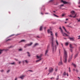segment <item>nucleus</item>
<instances>
[{
  "mask_svg": "<svg viewBox=\"0 0 80 80\" xmlns=\"http://www.w3.org/2000/svg\"><path fill=\"white\" fill-rule=\"evenodd\" d=\"M51 35L52 36L51 38V41H52V53H54L55 52H56V50H57V46H58L59 45V44H58V42L57 40H56V45H54L53 43V34L52 33V32L50 31Z\"/></svg>",
  "mask_w": 80,
  "mask_h": 80,
  "instance_id": "f257e3e1",
  "label": "nucleus"
},
{
  "mask_svg": "<svg viewBox=\"0 0 80 80\" xmlns=\"http://www.w3.org/2000/svg\"><path fill=\"white\" fill-rule=\"evenodd\" d=\"M64 56L63 59V62L64 63H66L67 62V59L68 58V56H67V51L65 50V49H64Z\"/></svg>",
  "mask_w": 80,
  "mask_h": 80,
  "instance_id": "f03ea898",
  "label": "nucleus"
},
{
  "mask_svg": "<svg viewBox=\"0 0 80 80\" xmlns=\"http://www.w3.org/2000/svg\"><path fill=\"white\" fill-rule=\"evenodd\" d=\"M59 29L61 30V32L63 36H65V35L66 36H68V35L67 34L65 33H63V30L62 29L61 27L59 28Z\"/></svg>",
  "mask_w": 80,
  "mask_h": 80,
  "instance_id": "7ed1b4c3",
  "label": "nucleus"
},
{
  "mask_svg": "<svg viewBox=\"0 0 80 80\" xmlns=\"http://www.w3.org/2000/svg\"><path fill=\"white\" fill-rule=\"evenodd\" d=\"M32 44H33V43L32 42H30L29 44H26L25 45L24 48H26V47H28V46H31Z\"/></svg>",
  "mask_w": 80,
  "mask_h": 80,
  "instance_id": "20e7f679",
  "label": "nucleus"
},
{
  "mask_svg": "<svg viewBox=\"0 0 80 80\" xmlns=\"http://www.w3.org/2000/svg\"><path fill=\"white\" fill-rule=\"evenodd\" d=\"M53 72V68L51 67L49 68V72L50 73H52Z\"/></svg>",
  "mask_w": 80,
  "mask_h": 80,
  "instance_id": "39448f33",
  "label": "nucleus"
},
{
  "mask_svg": "<svg viewBox=\"0 0 80 80\" xmlns=\"http://www.w3.org/2000/svg\"><path fill=\"white\" fill-rule=\"evenodd\" d=\"M61 2H62L64 4H69V2L63 1V0H61Z\"/></svg>",
  "mask_w": 80,
  "mask_h": 80,
  "instance_id": "423d86ee",
  "label": "nucleus"
},
{
  "mask_svg": "<svg viewBox=\"0 0 80 80\" xmlns=\"http://www.w3.org/2000/svg\"><path fill=\"white\" fill-rule=\"evenodd\" d=\"M25 77V75H22L20 76V77H19V78H21L22 80H23L24 79V77Z\"/></svg>",
  "mask_w": 80,
  "mask_h": 80,
  "instance_id": "0eeeda50",
  "label": "nucleus"
},
{
  "mask_svg": "<svg viewBox=\"0 0 80 80\" xmlns=\"http://www.w3.org/2000/svg\"><path fill=\"white\" fill-rule=\"evenodd\" d=\"M63 6H64V4H62V5H60L58 6V7H59V8L60 9H62V10H63V9H62V7H63Z\"/></svg>",
  "mask_w": 80,
  "mask_h": 80,
  "instance_id": "6e6552de",
  "label": "nucleus"
},
{
  "mask_svg": "<svg viewBox=\"0 0 80 80\" xmlns=\"http://www.w3.org/2000/svg\"><path fill=\"white\" fill-rule=\"evenodd\" d=\"M68 38L71 40V41H75L74 38Z\"/></svg>",
  "mask_w": 80,
  "mask_h": 80,
  "instance_id": "1a4fd4ad",
  "label": "nucleus"
},
{
  "mask_svg": "<svg viewBox=\"0 0 80 80\" xmlns=\"http://www.w3.org/2000/svg\"><path fill=\"white\" fill-rule=\"evenodd\" d=\"M73 54H72L71 55V58H69L68 61V62H70L71 61V60L72 59V57H73Z\"/></svg>",
  "mask_w": 80,
  "mask_h": 80,
  "instance_id": "9d476101",
  "label": "nucleus"
},
{
  "mask_svg": "<svg viewBox=\"0 0 80 80\" xmlns=\"http://www.w3.org/2000/svg\"><path fill=\"white\" fill-rule=\"evenodd\" d=\"M71 13H72V16L75 15V12L74 11H72L71 12Z\"/></svg>",
  "mask_w": 80,
  "mask_h": 80,
  "instance_id": "9b49d317",
  "label": "nucleus"
},
{
  "mask_svg": "<svg viewBox=\"0 0 80 80\" xmlns=\"http://www.w3.org/2000/svg\"><path fill=\"white\" fill-rule=\"evenodd\" d=\"M62 28H63V29H64V30H65V32H67L68 33H69L70 34V32H69L67 31V30H66V29H65V27H64V26H63L62 27Z\"/></svg>",
  "mask_w": 80,
  "mask_h": 80,
  "instance_id": "f8f14e48",
  "label": "nucleus"
},
{
  "mask_svg": "<svg viewBox=\"0 0 80 80\" xmlns=\"http://www.w3.org/2000/svg\"><path fill=\"white\" fill-rule=\"evenodd\" d=\"M62 59H61V61L59 62L58 65H62Z\"/></svg>",
  "mask_w": 80,
  "mask_h": 80,
  "instance_id": "ddd939ff",
  "label": "nucleus"
},
{
  "mask_svg": "<svg viewBox=\"0 0 80 80\" xmlns=\"http://www.w3.org/2000/svg\"><path fill=\"white\" fill-rule=\"evenodd\" d=\"M48 53V50L47 49L45 51V55H47V53Z\"/></svg>",
  "mask_w": 80,
  "mask_h": 80,
  "instance_id": "4468645a",
  "label": "nucleus"
},
{
  "mask_svg": "<svg viewBox=\"0 0 80 80\" xmlns=\"http://www.w3.org/2000/svg\"><path fill=\"white\" fill-rule=\"evenodd\" d=\"M76 15H77L75 14V16H72V15H69L68 16H69V17H71V18L73 17V18H75L76 17Z\"/></svg>",
  "mask_w": 80,
  "mask_h": 80,
  "instance_id": "2eb2a0df",
  "label": "nucleus"
},
{
  "mask_svg": "<svg viewBox=\"0 0 80 80\" xmlns=\"http://www.w3.org/2000/svg\"><path fill=\"white\" fill-rule=\"evenodd\" d=\"M54 1V0H50L49 1V3H54V2H53Z\"/></svg>",
  "mask_w": 80,
  "mask_h": 80,
  "instance_id": "dca6fc26",
  "label": "nucleus"
},
{
  "mask_svg": "<svg viewBox=\"0 0 80 80\" xmlns=\"http://www.w3.org/2000/svg\"><path fill=\"white\" fill-rule=\"evenodd\" d=\"M42 54H41L40 56H37V58H42Z\"/></svg>",
  "mask_w": 80,
  "mask_h": 80,
  "instance_id": "f3484780",
  "label": "nucleus"
},
{
  "mask_svg": "<svg viewBox=\"0 0 80 80\" xmlns=\"http://www.w3.org/2000/svg\"><path fill=\"white\" fill-rule=\"evenodd\" d=\"M22 62H23V63H25V62H26V63H28V61H27V60H24V61H22Z\"/></svg>",
  "mask_w": 80,
  "mask_h": 80,
  "instance_id": "a211bd4d",
  "label": "nucleus"
},
{
  "mask_svg": "<svg viewBox=\"0 0 80 80\" xmlns=\"http://www.w3.org/2000/svg\"><path fill=\"white\" fill-rule=\"evenodd\" d=\"M70 48H74V47L72 46V45L70 44Z\"/></svg>",
  "mask_w": 80,
  "mask_h": 80,
  "instance_id": "6ab92c4d",
  "label": "nucleus"
},
{
  "mask_svg": "<svg viewBox=\"0 0 80 80\" xmlns=\"http://www.w3.org/2000/svg\"><path fill=\"white\" fill-rule=\"evenodd\" d=\"M10 65H15V62H13V63H9Z\"/></svg>",
  "mask_w": 80,
  "mask_h": 80,
  "instance_id": "aec40b11",
  "label": "nucleus"
},
{
  "mask_svg": "<svg viewBox=\"0 0 80 80\" xmlns=\"http://www.w3.org/2000/svg\"><path fill=\"white\" fill-rule=\"evenodd\" d=\"M42 60V58H41L39 60H37L36 61V62L37 63V62H40V60Z\"/></svg>",
  "mask_w": 80,
  "mask_h": 80,
  "instance_id": "412c9836",
  "label": "nucleus"
},
{
  "mask_svg": "<svg viewBox=\"0 0 80 80\" xmlns=\"http://www.w3.org/2000/svg\"><path fill=\"white\" fill-rule=\"evenodd\" d=\"M27 53H28V57H30V56H31V55H30V52H27Z\"/></svg>",
  "mask_w": 80,
  "mask_h": 80,
  "instance_id": "4be33fe9",
  "label": "nucleus"
},
{
  "mask_svg": "<svg viewBox=\"0 0 80 80\" xmlns=\"http://www.w3.org/2000/svg\"><path fill=\"white\" fill-rule=\"evenodd\" d=\"M4 50H0V54H1L2 52H3V51Z\"/></svg>",
  "mask_w": 80,
  "mask_h": 80,
  "instance_id": "5701e85b",
  "label": "nucleus"
},
{
  "mask_svg": "<svg viewBox=\"0 0 80 80\" xmlns=\"http://www.w3.org/2000/svg\"><path fill=\"white\" fill-rule=\"evenodd\" d=\"M78 57V53L76 54L74 56V58H75L76 57Z\"/></svg>",
  "mask_w": 80,
  "mask_h": 80,
  "instance_id": "b1692460",
  "label": "nucleus"
},
{
  "mask_svg": "<svg viewBox=\"0 0 80 80\" xmlns=\"http://www.w3.org/2000/svg\"><path fill=\"white\" fill-rule=\"evenodd\" d=\"M25 42V40H21L19 42V43H20V42Z\"/></svg>",
  "mask_w": 80,
  "mask_h": 80,
  "instance_id": "393cba45",
  "label": "nucleus"
},
{
  "mask_svg": "<svg viewBox=\"0 0 80 80\" xmlns=\"http://www.w3.org/2000/svg\"><path fill=\"white\" fill-rule=\"evenodd\" d=\"M42 26H41L40 27V31H42Z\"/></svg>",
  "mask_w": 80,
  "mask_h": 80,
  "instance_id": "a878e982",
  "label": "nucleus"
},
{
  "mask_svg": "<svg viewBox=\"0 0 80 80\" xmlns=\"http://www.w3.org/2000/svg\"><path fill=\"white\" fill-rule=\"evenodd\" d=\"M72 65H73V66L75 67V68H76V66L75 64L72 63Z\"/></svg>",
  "mask_w": 80,
  "mask_h": 80,
  "instance_id": "bb28decb",
  "label": "nucleus"
},
{
  "mask_svg": "<svg viewBox=\"0 0 80 80\" xmlns=\"http://www.w3.org/2000/svg\"><path fill=\"white\" fill-rule=\"evenodd\" d=\"M38 45V43H36V44H35L33 46V47H36V46H37V45Z\"/></svg>",
  "mask_w": 80,
  "mask_h": 80,
  "instance_id": "cd10ccee",
  "label": "nucleus"
},
{
  "mask_svg": "<svg viewBox=\"0 0 80 80\" xmlns=\"http://www.w3.org/2000/svg\"><path fill=\"white\" fill-rule=\"evenodd\" d=\"M57 78L56 79V80H58L59 79V75H58L57 77Z\"/></svg>",
  "mask_w": 80,
  "mask_h": 80,
  "instance_id": "c85d7f7f",
  "label": "nucleus"
},
{
  "mask_svg": "<svg viewBox=\"0 0 80 80\" xmlns=\"http://www.w3.org/2000/svg\"><path fill=\"white\" fill-rule=\"evenodd\" d=\"M76 20H77L78 22H80V18L79 19H76Z\"/></svg>",
  "mask_w": 80,
  "mask_h": 80,
  "instance_id": "c756f323",
  "label": "nucleus"
},
{
  "mask_svg": "<svg viewBox=\"0 0 80 80\" xmlns=\"http://www.w3.org/2000/svg\"><path fill=\"white\" fill-rule=\"evenodd\" d=\"M50 29H48V33H49L50 32Z\"/></svg>",
  "mask_w": 80,
  "mask_h": 80,
  "instance_id": "7c9ffc66",
  "label": "nucleus"
},
{
  "mask_svg": "<svg viewBox=\"0 0 80 80\" xmlns=\"http://www.w3.org/2000/svg\"><path fill=\"white\" fill-rule=\"evenodd\" d=\"M68 69L69 72H71V71L70 70V68L69 67Z\"/></svg>",
  "mask_w": 80,
  "mask_h": 80,
  "instance_id": "2f4dec72",
  "label": "nucleus"
},
{
  "mask_svg": "<svg viewBox=\"0 0 80 80\" xmlns=\"http://www.w3.org/2000/svg\"><path fill=\"white\" fill-rule=\"evenodd\" d=\"M53 15H54V16H55V17H58V16L57 15L55 14H53Z\"/></svg>",
  "mask_w": 80,
  "mask_h": 80,
  "instance_id": "473e14b6",
  "label": "nucleus"
},
{
  "mask_svg": "<svg viewBox=\"0 0 80 80\" xmlns=\"http://www.w3.org/2000/svg\"><path fill=\"white\" fill-rule=\"evenodd\" d=\"M68 42L66 43L65 45H66V46H68Z\"/></svg>",
  "mask_w": 80,
  "mask_h": 80,
  "instance_id": "72a5a7b5",
  "label": "nucleus"
},
{
  "mask_svg": "<svg viewBox=\"0 0 80 80\" xmlns=\"http://www.w3.org/2000/svg\"><path fill=\"white\" fill-rule=\"evenodd\" d=\"M63 75L64 76H65V75H66V73H65V72H64Z\"/></svg>",
  "mask_w": 80,
  "mask_h": 80,
  "instance_id": "f704fd0d",
  "label": "nucleus"
},
{
  "mask_svg": "<svg viewBox=\"0 0 80 80\" xmlns=\"http://www.w3.org/2000/svg\"><path fill=\"white\" fill-rule=\"evenodd\" d=\"M27 72H33V71L32 70H29Z\"/></svg>",
  "mask_w": 80,
  "mask_h": 80,
  "instance_id": "c9c22d12",
  "label": "nucleus"
},
{
  "mask_svg": "<svg viewBox=\"0 0 80 80\" xmlns=\"http://www.w3.org/2000/svg\"><path fill=\"white\" fill-rule=\"evenodd\" d=\"M70 52H73V50H72V49H70Z\"/></svg>",
  "mask_w": 80,
  "mask_h": 80,
  "instance_id": "e433bc0d",
  "label": "nucleus"
},
{
  "mask_svg": "<svg viewBox=\"0 0 80 80\" xmlns=\"http://www.w3.org/2000/svg\"><path fill=\"white\" fill-rule=\"evenodd\" d=\"M13 46H11L9 47V48H12V47H13Z\"/></svg>",
  "mask_w": 80,
  "mask_h": 80,
  "instance_id": "4c0bfd02",
  "label": "nucleus"
},
{
  "mask_svg": "<svg viewBox=\"0 0 80 80\" xmlns=\"http://www.w3.org/2000/svg\"><path fill=\"white\" fill-rule=\"evenodd\" d=\"M12 40L11 39H8L7 40H6V41H9V40Z\"/></svg>",
  "mask_w": 80,
  "mask_h": 80,
  "instance_id": "58836bf2",
  "label": "nucleus"
},
{
  "mask_svg": "<svg viewBox=\"0 0 80 80\" xmlns=\"http://www.w3.org/2000/svg\"><path fill=\"white\" fill-rule=\"evenodd\" d=\"M54 5H58V3H56V4H54Z\"/></svg>",
  "mask_w": 80,
  "mask_h": 80,
  "instance_id": "ea45409f",
  "label": "nucleus"
},
{
  "mask_svg": "<svg viewBox=\"0 0 80 80\" xmlns=\"http://www.w3.org/2000/svg\"><path fill=\"white\" fill-rule=\"evenodd\" d=\"M54 78H54L52 77V78H51L50 79H51V80H52V79H54Z\"/></svg>",
  "mask_w": 80,
  "mask_h": 80,
  "instance_id": "a19ab883",
  "label": "nucleus"
},
{
  "mask_svg": "<svg viewBox=\"0 0 80 80\" xmlns=\"http://www.w3.org/2000/svg\"><path fill=\"white\" fill-rule=\"evenodd\" d=\"M60 49H59V53H60Z\"/></svg>",
  "mask_w": 80,
  "mask_h": 80,
  "instance_id": "79ce46f5",
  "label": "nucleus"
},
{
  "mask_svg": "<svg viewBox=\"0 0 80 80\" xmlns=\"http://www.w3.org/2000/svg\"><path fill=\"white\" fill-rule=\"evenodd\" d=\"M55 35H56V37H58V36H57V33H56Z\"/></svg>",
  "mask_w": 80,
  "mask_h": 80,
  "instance_id": "37998d69",
  "label": "nucleus"
},
{
  "mask_svg": "<svg viewBox=\"0 0 80 80\" xmlns=\"http://www.w3.org/2000/svg\"><path fill=\"white\" fill-rule=\"evenodd\" d=\"M22 49H19V51H22Z\"/></svg>",
  "mask_w": 80,
  "mask_h": 80,
  "instance_id": "c03bdc74",
  "label": "nucleus"
},
{
  "mask_svg": "<svg viewBox=\"0 0 80 80\" xmlns=\"http://www.w3.org/2000/svg\"><path fill=\"white\" fill-rule=\"evenodd\" d=\"M67 27H71V26H69L68 25H67Z\"/></svg>",
  "mask_w": 80,
  "mask_h": 80,
  "instance_id": "a18cd8bd",
  "label": "nucleus"
},
{
  "mask_svg": "<svg viewBox=\"0 0 80 80\" xmlns=\"http://www.w3.org/2000/svg\"><path fill=\"white\" fill-rule=\"evenodd\" d=\"M10 71V70H8V71H7V72L8 73V72H9Z\"/></svg>",
  "mask_w": 80,
  "mask_h": 80,
  "instance_id": "49530a36",
  "label": "nucleus"
},
{
  "mask_svg": "<svg viewBox=\"0 0 80 80\" xmlns=\"http://www.w3.org/2000/svg\"><path fill=\"white\" fill-rule=\"evenodd\" d=\"M14 35H14V34H12V35L10 36V37H12V36H14Z\"/></svg>",
  "mask_w": 80,
  "mask_h": 80,
  "instance_id": "de8ad7c7",
  "label": "nucleus"
},
{
  "mask_svg": "<svg viewBox=\"0 0 80 80\" xmlns=\"http://www.w3.org/2000/svg\"><path fill=\"white\" fill-rule=\"evenodd\" d=\"M65 16V14H63L62 15V17H64Z\"/></svg>",
  "mask_w": 80,
  "mask_h": 80,
  "instance_id": "09e8293b",
  "label": "nucleus"
},
{
  "mask_svg": "<svg viewBox=\"0 0 80 80\" xmlns=\"http://www.w3.org/2000/svg\"><path fill=\"white\" fill-rule=\"evenodd\" d=\"M61 45H62V47H63V44L61 43Z\"/></svg>",
  "mask_w": 80,
  "mask_h": 80,
  "instance_id": "8fccbe9b",
  "label": "nucleus"
},
{
  "mask_svg": "<svg viewBox=\"0 0 80 80\" xmlns=\"http://www.w3.org/2000/svg\"><path fill=\"white\" fill-rule=\"evenodd\" d=\"M1 72H4V71L3 70H2L1 71Z\"/></svg>",
  "mask_w": 80,
  "mask_h": 80,
  "instance_id": "3c124183",
  "label": "nucleus"
},
{
  "mask_svg": "<svg viewBox=\"0 0 80 80\" xmlns=\"http://www.w3.org/2000/svg\"><path fill=\"white\" fill-rule=\"evenodd\" d=\"M49 45H48V47H47L48 49L49 48Z\"/></svg>",
  "mask_w": 80,
  "mask_h": 80,
  "instance_id": "603ef678",
  "label": "nucleus"
},
{
  "mask_svg": "<svg viewBox=\"0 0 80 80\" xmlns=\"http://www.w3.org/2000/svg\"><path fill=\"white\" fill-rule=\"evenodd\" d=\"M45 14H49L48 13H45Z\"/></svg>",
  "mask_w": 80,
  "mask_h": 80,
  "instance_id": "864d4df0",
  "label": "nucleus"
},
{
  "mask_svg": "<svg viewBox=\"0 0 80 80\" xmlns=\"http://www.w3.org/2000/svg\"><path fill=\"white\" fill-rule=\"evenodd\" d=\"M55 71H56V72H57V69H55Z\"/></svg>",
  "mask_w": 80,
  "mask_h": 80,
  "instance_id": "5fc2aeb1",
  "label": "nucleus"
},
{
  "mask_svg": "<svg viewBox=\"0 0 80 80\" xmlns=\"http://www.w3.org/2000/svg\"><path fill=\"white\" fill-rule=\"evenodd\" d=\"M67 75L68 77V73L67 74Z\"/></svg>",
  "mask_w": 80,
  "mask_h": 80,
  "instance_id": "6e6d98bb",
  "label": "nucleus"
},
{
  "mask_svg": "<svg viewBox=\"0 0 80 80\" xmlns=\"http://www.w3.org/2000/svg\"><path fill=\"white\" fill-rule=\"evenodd\" d=\"M21 63V62L20 61L19 62V64H20V63Z\"/></svg>",
  "mask_w": 80,
  "mask_h": 80,
  "instance_id": "4d7b16f0",
  "label": "nucleus"
},
{
  "mask_svg": "<svg viewBox=\"0 0 80 80\" xmlns=\"http://www.w3.org/2000/svg\"><path fill=\"white\" fill-rule=\"evenodd\" d=\"M47 68L46 67L45 68V70H47Z\"/></svg>",
  "mask_w": 80,
  "mask_h": 80,
  "instance_id": "13d9d810",
  "label": "nucleus"
},
{
  "mask_svg": "<svg viewBox=\"0 0 80 80\" xmlns=\"http://www.w3.org/2000/svg\"><path fill=\"white\" fill-rule=\"evenodd\" d=\"M15 80H17V78H16L15 79Z\"/></svg>",
  "mask_w": 80,
  "mask_h": 80,
  "instance_id": "bf43d9fd",
  "label": "nucleus"
},
{
  "mask_svg": "<svg viewBox=\"0 0 80 80\" xmlns=\"http://www.w3.org/2000/svg\"><path fill=\"white\" fill-rule=\"evenodd\" d=\"M78 78H79V79H78V80H80V77H78Z\"/></svg>",
  "mask_w": 80,
  "mask_h": 80,
  "instance_id": "052dcab7",
  "label": "nucleus"
},
{
  "mask_svg": "<svg viewBox=\"0 0 80 80\" xmlns=\"http://www.w3.org/2000/svg\"><path fill=\"white\" fill-rule=\"evenodd\" d=\"M64 38V39H66V40L67 39V38Z\"/></svg>",
  "mask_w": 80,
  "mask_h": 80,
  "instance_id": "680f3d73",
  "label": "nucleus"
},
{
  "mask_svg": "<svg viewBox=\"0 0 80 80\" xmlns=\"http://www.w3.org/2000/svg\"><path fill=\"white\" fill-rule=\"evenodd\" d=\"M41 14H42V15L43 14V13H42V12H41Z\"/></svg>",
  "mask_w": 80,
  "mask_h": 80,
  "instance_id": "e2e57ef3",
  "label": "nucleus"
},
{
  "mask_svg": "<svg viewBox=\"0 0 80 80\" xmlns=\"http://www.w3.org/2000/svg\"><path fill=\"white\" fill-rule=\"evenodd\" d=\"M68 19H66V20H68Z\"/></svg>",
  "mask_w": 80,
  "mask_h": 80,
  "instance_id": "0e129e2a",
  "label": "nucleus"
},
{
  "mask_svg": "<svg viewBox=\"0 0 80 80\" xmlns=\"http://www.w3.org/2000/svg\"><path fill=\"white\" fill-rule=\"evenodd\" d=\"M76 71L77 72H78V70H76Z\"/></svg>",
  "mask_w": 80,
  "mask_h": 80,
  "instance_id": "69168bd1",
  "label": "nucleus"
},
{
  "mask_svg": "<svg viewBox=\"0 0 80 80\" xmlns=\"http://www.w3.org/2000/svg\"><path fill=\"white\" fill-rule=\"evenodd\" d=\"M53 12H54V13H55V11H54Z\"/></svg>",
  "mask_w": 80,
  "mask_h": 80,
  "instance_id": "338daca9",
  "label": "nucleus"
},
{
  "mask_svg": "<svg viewBox=\"0 0 80 80\" xmlns=\"http://www.w3.org/2000/svg\"><path fill=\"white\" fill-rule=\"evenodd\" d=\"M49 74H50V73H48V75H49Z\"/></svg>",
  "mask_w": 80,
  "mask_h": 80,
  "instance_id": "774afa93",
  "label": "nucleus"
}]
</instances>
